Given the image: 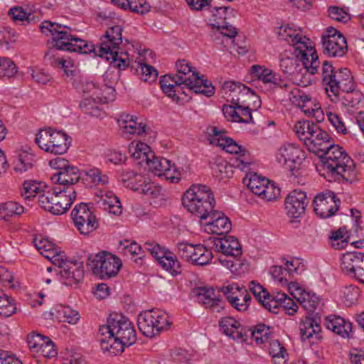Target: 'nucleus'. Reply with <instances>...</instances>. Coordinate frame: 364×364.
<instances>
[{"label":"nucleus","mask_w":364,"mask_h":364,"mask_svg":"<svg viewBox=\"0 0 364 364\" xmlns=\"http://www.w3.org/2000/svg\"><path fill=\"white\" fill-rule=\"evenodd\" d=\"M213 242L215 251L221 253L219 262L231 272H237L242 265L240 257L242 252L238 240L234 236H225L214 238Z\"/></svg>","instance_id":"9"},{"label":"nucleus","mask_w":364,"mask_h":364,"mask_svg":"<svg viewBox=\"0 0 364 364\" xmlns=\"http://www.w3.org/2000/svg\"><path fill=\"white\" fill-rule=\"evenodd\" d=\"M173 80V76L171 75H164L160 80L161 87L163 92L166 94L168 97L178 100L179 97L176 96V92H183L185 95H188V94L183 91L186 87L184 85L181 87L182 85H176L174 83Z\"/></svg>","instance_id":"34"},{"label":"nucleus","mask_w":364,"mask_h":364,"mask_svg":"<svg viewBox=\"0 0 364 364\" xmlns=\"http://www.w3.org/2000/svg\"><path fill=\"white\" fill-rule=\"evenodd\" d=\"M182 203L188 212L200 220L210 218L205 230L211 234L223 235L232 228L230 219L223 213L214 210L215 200L211 189L204 185H193L184 193Z\"/></svg>","instance_id":"2"},{"label":"nucleus","mask_w":364,"mask_h":364,"mask_svg":"<svg viewBox=\"0 0 364 364\" xmlns=\"http://www.w3.org/2000/svg\"><path fill=\"white\" fill-rule=\"evenodd\" d=\"M247 181H248L246 183L248 188L252 192V193L260 197V192H262V189L264 188L266 183H267V179L262 178L257 173H255L251 175L248 179L245 178L244 183H246Z\"/></svg>","instance_id":"48"},{"label":"nucleus","mask_w":364,"mask_h":364,"mask_svg":"<svg viewBox=\"0 0 364 364\" xmlns=\"http://www.w3.org/2000/svg\"><path fill=\"white\" fill-rule=\"evenodd\" d=\"M191 262L196 265L204 266L210 262L213 258L211 251L201 244L196 245Z\"/></svg>","instance_id":"38"},{"label":"nucleus","mask_w":364,"mask_h":364,"mask_svg":"<svg viewBox=\"0 0 364 364\" xmlns=\"http://www.w3.org/2000/svg\"><path fill=\"white\" fill-rule=\"evenodd\" d=\"M220 327L228 336L239 342H245L247 340V331L240 323L234 318L227 316L220 321Z\"/></svg>","instance_id":"26"},{"label":"nucleus","mask_w":364,"mask_h":364,"mask_svg":"<svg viewBox=\"0 0 364 364\" xmlns=\"http://www.w3.org/2000/svg\"><path fill=\"white\" fill-rule=\"evenodd\" d=\"M279 66L284 73L288 75H296L295 77L296 80L299 76L298 68L300 66L299 60L296 58L289 57L286 53L281 55Z\"/></svg>","instance_id":"37"},{"label":"nucleus","mask_w":364,"mask_h":364,"mask_svg":"<svg viewBox=\"0 0 364 364\" xmlns=\"http://www.w3.org/2000/svg\"><path fill=\"white\" fill-rule=\"evenodd\" d=\"M153 156L154 153L151 151L150 147L141 141L136 144L134 147V151L132 154V157L135 160H138V164L141 166L144 164L146 165L149 159H151Z\"/></svg>","instance_id":"40"},{"label":"nucleus","mask_w":364,"mask_h":364,"mask_svg":"<svg viewBox=\"0 0 364 364\" xmlns=\"http://www.w3.org/2000/svg\"><path fill=\"white\" fill-rule=\"evenodd\" d=\"M43 193L38 197L39 205L53 215H61L65 213L76 198V191L73 186H55Z\"/></svg>","instance_id":"8"},{"label":"nucleus","mask_w":364,"mask_h":364,"mask_svg":"<svg viewBox=\"0 0 364 364\" xmlns=\"http://www.w3.org/2000/svg\"><path fill=\"white\" fill-rule=\"evenodd\" d=\"M324 177L329 181H352L355 177L354 162L343 147L334 145L321 157Z\"/></svg>","instance_id":"5"},{"label":"nucleus","mask_w":364,"mask_h":364,"mask_svg":"<svg viewBox=\"0 0 364 364\" xmlns=\"http://www.w3.org/2000/svg\"><path fill=\"white\" fill-rule=\"evenodd\" d=\"M299 330L301 338L302 340H309L311 338H316L319 340L321 338V326L316 321L315 318L306 317L304 320L301 321L299 325Z\"/></svg>","instance_id":"32"},{"label":"nucleus","mask_w":364,"mask_h":364,"mask_svg":"<svg viewBox=\"0 0 364 364\" xmlns=\"http://www.w3.org/2000/svg\"><path fill=\"white\" fill-rule=\"evenodd\" d=\"M75 225L81 234L87 235L97 228L95 216L87 205L81 203L75 206L71 213Z\"/></svg>","instance_id":"20"},{"label":"nucleus","mask_w":364,"mask_h":364,"mask_svg":"<svg viewBox=\"0 0 364 364\" xmlns=\"http://www.w3.org/2000/svg\"><path fill=\"white\" fill-rule=\"evenodd\" d=\"M232 166L228 164L227 161L219 159L212 166L213 174L220 180L230 177V173H232Z\"/></svg>","instance_id":"51"},{"label":"nucleus","mask_w":364,"mask_h":364,"mask_svg":"<svg viewBox=\"0 0 364 364\" xmlns=\"http://www.w3.org/2000/svg\"><path fill=\"white\" fill-rule=\"evenodd\" d=\"M363 253L358 252H348L343 255L341 258V269L345 274L353 272V264L358 262Z\"/></svg>","instance_id":"47"},{"label":"nucleus","mask_w":364,"mask_h":364,"mask_svg":"<svg viewBox=\"0 0 364 364\" xmlns=\"http://www.w3.org/2000/svg\"><path fill=\"white\" fill-rule=\"evenodd\" d=\"M118 124L127 134L141 135L146 132V126L142 119L129 114H122L118 119Z\"/></svg>","instance_id":"29"},{"label":"nucleus","mask_w":364,"mask_h":364,"mask_svg":"<svg viewBox=\"0 0 364 364\" xmlns=\"http://www.w3.org/2000/svg\"><path fill=\"white\" fill-rule=\"evenodd\" d=\"M331 245L335 250H343L346 248L348 244V240L346 234L341 229L333 232L330 237Z\"/></svg>","instance_id":"57"},{"label":"nucleus","mask_w":364,"mask_h":364,"mask_svg":"<svg viewBox=\"0 0 364 364\" xmlns=\"http://www.w3.org/2000/svg\"><path fill=\"white\" fill-rule=\"evenodd\" d=\"M81 175L79 169L73 166H67L63 171H57L51 176V181L59 187H74V184L80 179Z\"/></svg>","instance_id":"28"},{"label":"nucleus","mask_w":364,"mask_h":364,"mask_svg":"<svg viewBox=\"0 0 364 364\" xmlns=\"http://www.w3.org/2000/svg\"><path fill=\"white\" fill-rule=\"evenodd\" d=\"M57 313L59 319L63 322L75 324L80 319L79 313L70 306H61Z\"/></svg>","instance_id":"49"},{"label":"nucleus","mask_w":364,"mask_h":364,"mask_svg":"<svg viewBox=\"0 0 364 364\" xmlns=\"http://www.w3.org/2000/svg\"><path fill=\"white\" fill-rule=\"evenodd\" d=\"M53 263L58 266V274L62 282L66 286L77 284L84 277L83 262L68 261L63 255L53 257Z\"/></svg>","instance_id":"15"},{"label":"nucleus","mask_w":364,"mask_h":364,"mask_svg":"<svg viewBox=\"0 0 364 364\" xmlns=\"http://www.w3.org/2000/svg\"><path fill=\"white\" fill-rule=\"evenodd\" d=\"M196 245L188 242H178L177 245L178 255L186 261L191 262L195 252Z\"/></svg>","instance_id":"60"},{"label":"nucleus","mask_w":364,"mask_h":364,"mask_svg":"<svg viewBox=\"0 0 364 364\" xmlns=\"http://www.w3.org/2000/svg\"><path fill=\"white\" fill-rule=\"evenodd\" d=\"M252 74L264 83H269L282 90L291 86V82L282 79L281 75L274 70L259 65H254L251 68Z\"/></svg>","instance_id":"25"},{"label":"nucleus","mask_w":364,"mask_h":364,"mask_svg":"<svg viewBox=\"0 0 364 364\" xmlns=\"http://www.w3.org/2000/svg\"><path fill=\"white\" fill-rule=\"evenodd\" d=\"M260 194L259 198L267 201L275 200L280 195V188L267 179V183Z\"/></svg>","instance_id":"54"},{"label":"nucleus","mask_w":364,"mask_h":364,"mask_svg":"<svg viewBox=\"0 0 364 364\" xmlns=\"http://www.w3.org/2000/svg\"><path fill=\"white\" fill-rule=\"evenodd\" d=\"M58 354L57 350L55 348V344L48 338L45 341V343L42 346L39 352L36 354V357L43 356L46 358H55Z\"/></svg>","instance_id":"63"},{"label":"nucleus","mask_w":364,"mask_h":364,"mask_svg":"<svg viewBox=\"0 0 364 364\" xmlns=\"http://www.w3.org/2000/svg\"><path fill=\"white\" fill-rule=\"evenodd\" d=\"M97 196L100 198L99 203H101L105 210L114 215H119L122 213L121 202L113 192L100 191Z\"/></svg>","instance_id":"31"},{"label":"nucleus","mask_w":364,"mask_h":364,"mask_svg":"<svg viewBox=\"0 0 364 364\" xmlns=\"http://www.w3.org/2000/svg\"><path fill=\"white\" fill-rule=\"evenodd\" d=\"M24 211V208L14 201H8L0 204V218L6 220L14 215H21Z\"/></svg>","instance_id":"44"},{"label":"nucleus","mask_w":364,"mask_h":364,"mask_svg":"<svg viewBox=\"0 0 364 364\" xmlns=\"http://www.w3.org/2000/svg\"><path fill=\"white\" fill-rule=\"evenodd\" d=\"M343 298L347 305L354 304L359 296V289L353 285L345 287L341 290Z\"/></svg>","instance_id":"61"},{"label":"nucleus","mask_w":364,"mask_h":364,"mask_svg":"<svg viewBox=\"0 0 364 364\" xmlns=\"http://www.w3.org/2000/svg\"><path fill=\"white\" fill-rule=\"evenodd\" d=\"M316 124L309 120H301L298 121L294 127L295 134L299 139L304 142V144L306 142L309 136L311 133V130L314 129V127Z\"/></svg>","instance_id":"43"},{"label":"nucleus","mask_w":364,"mask_h":364,"mask_svg":"<svg viewBox=\"0 0 364 364\" xmlns=\"http://www.w3.org/2000/svg\"><path fill=\"white\" fill-rule=\"evenodd\" d=\"M119 248L124 251V254H129L134 257L142 254L141 247L134 241H129L128 240L120 241Z\"/></svg>","instance_id":"58"},{"label":"nucleus","mask_w":364,"mask_h":364,"mask_svg":"<svg viewBox=\"0 0 364 364\" xmlns=\"http://www.w3.org/2000/svg\"><path fill=\"white\" fill-rule=\"evenodd\" d=\"M34 162L35 156L33 154L22 151L14 161V170L19 173L25 172L32 168Z\"/></svg>","instance_id":"41"},{"label":"nucleus","mask_w":364,"mask_h":364,"mask_svg":"<svg viewBox=\"0 0 364 364\" xmlns=\"http://www.w3.org/2000/svg\"><path fill=\"white\" fill-rule=\"evenodd\" d=\"M46 192L47 191L42 190L40 188V184L36 181H25L21 189V196L26 200H29L32 198H38L41 194Z\"/></svg>","instance_id":"46"},{"label":"nucleus","mask_w":364,"mask_h":364,"mask_svg":"<svg viewBox=\"0 0 364 364\" xmlns=\"http://www.w3.org/2000/svg\"><path fill=\"white\" fill-rule=\"evenodd\" d=\"M284 90L287 92V97L291 103L301 107L306 115L314 117L317 122L323 120V114L321 107L314 104L311 97L294 84L291 82V86Z\"/></svg>","instance_id":"16"},{"label":"nucleus","mask_w":364,"mask_h":364,"mask_svg":"<svg viewBox=\"0 0 364 364\" xmlns=\"http://www.w3.org/2000/svg\"><path fill=\"white\" fill-rule=\"evenodd\" d=\"M93 274L100 279L115 277L122 266V260L117 256L106 252L90 255L87 262Z\"/></svg>","instance_id":"13"},{"label":"nucleus","mask_w":364,"mask_h":364,"mask_svg":"<svg viewBox=\"0 0 364 364\" xmlns=\"http://www.w3.org/2000/svg\"><path fill=\"white\" fill-rule=\"evenodd\" d=\"M277 35L280 40L287 41L291 45L296 51H298L296 57L300 55L305 74H301V78L297 82V85L306 87L311 82V80L306 77V73L314 75L317 73L320 62L316 50L311 46L309 38L301 34L300 29H295L289 26H282L277 28Z\"/></svg>","instance_id":"4"},{"label":"nucleus","mask_w":364,"mask_h":364,"mask_svg":"<svg viewBox=\"0 0 364 364\" xmlns=\"http://www.w3.org/2000/svg\"><path fill=\"white\" fill-rule=\"evenodd\" d=\"M17 73V67L9 58H0V77H12Z\"/></svg>","instance_id":"55"},{"label":"nucleus","mask_w":364,"mask_h":364,"mask_svg":"<svg viewBox=\"0 0 364 364\" xmlns=\"http://www.w3.org/2000/svg\"><path fill=\"white\" fill-rule=\"evenodd\" d=\"M276 159L279 164L292 171L296 164L304 159L303 151L293 144H284L277 151Z\"/></svg>","instance_id":"23"},{"label":"nucleus","mask_w":364,"mask_h":364,"mask_svg":"<svg viewBox=\"0 0 364 364\" xmlns=\"http://www.w3.org/2000/svg\"><path fill=\"white\" fill-rule=\"evenodd\" d=\"M247 338L251 336L257 343H265L269 337L270 329L264 324L259 323L253 328L246 329Z\"/></svg>","instance_id":"42"},{"label":"nucleus","mask_w":364,"mask_h":364,"mask_svg":"<svg viewBox=\"0 0 364 364\" xmlns=\"http://www.w3.org/2000/svg\"><path fill=\"white\" fill-rule=\"evenodd\" d=\"M9 14L14 21H21L23 24L36 21V17L33 14L27 13L21 7L11 8Z\"/></svg>","instance_id":"52"},{"label":"nucleus","mask_w":364,"mask_h":364,"mask_svg":"<svg viewBox=\"0 0 364 364\" xmlns=\"http://www.w3.org/2000/svg\"><path fill=\"white\" fill-rule=\"evenodd\" d=\"M331 137L326 132V136L318 138L316 141L306 146L310 152L322 157L328 149L334 146Z\"/></svg>","instance_id":"35"},{"label":"nucleus","mask_w":364,"mask_h":364,"mask_svg":"<svg viewBox=\"0 0 364 364\" xmlns=\"http://www.w3.org/2000/svg\"><path fill=\"white\" fill-rule=\"evenodd\" d=\"M147 168L154 174L161 176H164L166 179L172 183H177L181 179V173L171 161L163 158L156 157L154 154L151 159L146 164Z\"/></svg>","instance_id":"22"},{"label":"nucleus","mask_w":364,"mask_h":364,"mask_svg":"<svg viewBox=\"0 0 364 364\" xmlns=\"http://www.w3.org/2000/svg\"><path fill=\"white\" fill-rule=\"evenodd\" d=\"M308 203L309 200L305 192L293 191L289 194L285 200L287 214L291 218H298L305 213Z\"/></svg>","instance_id":"24"},{"label":"nucleus","mask_w":364,"mask_h":364,"mask_svg":"<svg viewBox=\"0 0 364 364\" xmlns=\"http://www.w3.org/2000/svg\"><path fill=\"white\" fill-rule=\"evenodd\" d=\"M16 312L14 300L0 290V316L9 317Z\"/></svg>","instance_id":"45"},{"label":"nucleus","mask_w":364,"mask_h":364,"mask_svg":"<svg viewBox=\"0 0 364 364\" xmlns=\"http://www.w3.org/2000/svg\"><path fill=\"white\" fill-rule=\"evenodd\" d=\"M87 178L95 184L105 185L109 182V178L106 175H103L102 172L97 168H91L85 172Z\"/></svg>","instance_id":"64"},{"label":"nucleus","mask_w":364,"mask_h":364,"mask_svg":"<svg viewBox=\"0 0 364 364\" xmlns=\"http://www.w3.org/2000/svg\"><path fill=\"white\" fill-rule=\"evenodd\" d=\"M223 89L232 94V102L237 106V109L240 114V122L245 124L253 122L251 109L249 105H245V100L244 98L247 97L250 100L257 99V102L254 100V108L257 109L261 106L259 97L250 88L238 82H225L223 85Z\"/></svg>","instance_id":"10"},{"label":"nucleus","mask_w":364,"mask_h":364,"mask_svg":"<svg viewBox=\"0 0 364 364\" xmlns=\"http://www.w3.org/2000/svg\"><path fill=\"white\" fill-rule=\"evenodd\" d=\"M121 8L124 10H130L131 11L144 14L149 11L150 6L146 0H127V2L121 4Z\"/></svg>","instance_id":"50"},{"label":"nucleus","mask_w":364,"mask_h":364,"mask_svg":"<svg viewBox=\"0 0 364 364\" xmlns=\"http://www.w3.org/2000/svg\"><path fill=\"white\" fill-rule=\"evenodd\" d=\"M176 74L173 76V81L178 85H183L189 91L196 94H202L210 97L214 94V87L209 82L200 77L193 70L190 63L186 60H178L176 63Z\"/></svg>","instance_id":"7"},{"label":"nucleus","mask_w":364,"mask_h":364,"mask_svg":"<svg viewBox=\"0 0 364 364\" xmlns=\"http://www.w3.org/2000/svg\"><path fill=\"white\" fill-rule=\"evenodd\" d=\"M297 301L308 312L315 311L321 304V299L315 293L306 291H303Z\"/></svg>","instance_id":"36"},{"label":"nucleus","mask_w":364,"mask_h":364,"mask_svg":"<svg viewBox=\"0 0 364 364\" xmlns=\"http://www.w3.org/2000/svg\"><path fill=\"white\" fill-rule=\"evenodd\" d=\"M324 325L326 328L340 335L343 338L350 337L352 332V323L346 321L341 316L330 315L325 319Z\"/></svg>","instance_id":"30"},{"label":"nucleus","mask_w":364,"mask_h":364,"mask_svg":"<svg viewBox=\"0 0 364 364\" xmlns=\"http://www.w3.org/2000/svg\"><path fill=\"white\" fill-rule=\"evenodd\" d=\"M78 90L85 96L80 104L81 109L85 113L94 114L93 111L97 109L96 104H102L106 102V98L102 96L101 90L92 81L82 82Z\"/></svg>","instance_id":"19"},{"label":"nucleus","mask_w":364,"mask_h":364,"mask_svg":"<svg viewBox=\"0 0 364 364\" xmlns=\"http://www.w3.org/2000/svg\"><path fill=\"white\" fill-rule=\"evenodd\" d=\"M34 245L38 250L48 252V255H45L44 256L48 259L51 257L53 259L54 255H60L58 250L55 248V245L46 239H41L39 240L35 239ZM41 254L43 255V252H41Z\"/></svg>","instance_id":"53"},{"label":"nucleus","mask_w":364,"mask_h":364,"mask_svg":"<svg viewBox=\"0 0 364 364\" xmlns=\"http://www.w3.org/2000/svg\"><path fill=\"white\" fill-rule=\"evenodd\" d=\"M221 291L226 296L230 303L235 304L238 300H245V296L243 295L248 291L245 287L239 286L236 283H232L221 288Z\"/></svg>","instance_id":"33"},{"label":"nucleus","mask_w":364,"mask_h":364,"mask_svg":"<svg viewBox=\"0 0 364 364\" xmlns=\"http://www.w3.org/2000/svg\"><path fill=\"white\" fill-rule=\"evenodd\" d=\"M47 338L48 337H44L38 333H33L28 336V346L31 353L33 354V356H36L39 352Z\"/></svg>","instance_id":"59"},{"label":"nucleus","mask_w":364,"mask_h":364,"mask_svg":"<svg viewBox=\"0 0 364 364\" xmlns=\"http://www.w3.org/2000/svg\"><path fill=\"white\" fill-rule=\"evenodd\" d=\"M269 354L274 364H285L287 360V350L277 340L270 342Z\"/></svg>","instance_id":"39"},{"label":"nucleus","mask_w":364,"mask_h":364,"mask_svg":"<svg viewBox=\"0 0 364 364\" xmlns=\"http://www.w3.org/2000/svg\"><path fill=\"white\" fill-rule=\"evenodd\" d=\"M359 258L358 262L353 264V272H347L346 274L364 284V254L363 253Z\"/></svg>","instance_id":"62"},{"label":"nucleus","mask_w":364,"mask_h":364,"mask_svg":"<svg viewBox=\"0 0 364 364\" xmlns=\"http://www.w3.org/2000/svg\"><path fill=\"white\" fill-rule=\"evenodd\" d=\"M321 71L322 85L331 101L338 100L341 91L353 92L355 90V84L349 69H335L330 62L324 61Z\"/></svg>","instance_id":"6"},{"label":"nucleus","mask_w":364,"mask_h":364,"mask_svg":"<svg viewBox=\"0 0 364 364\" xmlns=\"http://www.w3.org/2000/svg\"><path fill=\"white\" fill-rule=\"evenodd\" d=\"M210 141V144L221 147L226 152L240 154V156L234 161L233 166L243 170L251 164L249 153L232 139L226 136L225 132L219 130L217 127L213 128V134Z\"/></svg>","instance_id":"14"},{"label":"nucleus","mask_w":364,"mask_h":364,"mask_svg":"<svg viewBox=\"0 0 364 364\" xmlns=\"http://www.w3.org/2000/svg\"><path fill=\"white\" fill-rule=\"evenodd\" d=\"M321 43L324 54L329 57H342L348 50L346 38L333 27L327 28Z\"/></svg>","instance_id":"18"},{"label":"nucleus","mask_w":364,"mask_h":364,"mask_svg":"<svg viewBox=\"0 0 364 364\" xmlns=\"http://www.w3.org/2000/svg\"><path fill=\"white\" fill-rule=\"evenodd\" d=\"M341 201L331 191H326L316 196L314 200V210L321 218L333 215L338 209Z\"/></svg>","instance_id":"21"},{"label":"nucleus","mask_w":364,"mask_h":364,"mask_svg":"<svg viewBox=\"0 0 364 364\" xmlns=\"http://www.w3.org/2000/svg\"><path fill=\"white\" fill-rule=\"evenodd\" d=\"M35 141L42 150L60 155L67 152L71 143L65 132L50 127L41 129L36 134Z\"/></svg>","instance_id":"11"},{"label":"nucleus","mask_w":364,"mask_h":364,"mask_svg":"<svg viewBox=\"0 0 364 364\" xmlns=\"http://www.w3.org/2000/svg\"><path fill=\"white\" fill-rule=\"evenodd\" d=\"M41 32L52 36V46L49 53L53 54L55 50L77 52L81 54L96 53V48L92 42H88L71 34V28L67 26L50 21H45L40 26ZM122 27L114 26L109 28L101 38L97 54L107 60H112L111 63L119 70L126 68L129 64L127 53H119V46L122 43Z\"/></svg>","instance_id":"1"},{"label":"nucleus","mask_w":364,"mask_h":364,"mask_svg":"<svg viewBox=\"0 0 364 364\" xmlns=\"http://www.w3.org/2000/svg\"><path fill=\"white\" fill-rule=\"evenodd\" d=\"M171 323L168 316L160 309H151L141 312L137 318L139 331L146 337H154L161 331L168 329Z\"/></svg>","instance_id":"12"},{"label":"nucleus","mask_w":364,"mask_h":364,"mask_svg":"<svg viewBox=\"0 0 364 364\" xmlns=\"http://www.w3.org/2000/svg\"><path fill=\"white\" fill-rule=\"evenodd\" d=\"M101 348L104 352L117 355L125 347L133 345L136 334L132 323L122 314L113 313L107 318V323L100 327Z\"/></svg>","instance_id":"3"},{"label":"nucleus","mask_w":364,"mask_h":364,"mask_svg":"<svg viewBox=\"0 0 364 364\" xmlns=\"http://www.w3.org/2000/svg\"><path fill=\"white\" fill-rule=\"evenodd\" d=\"M191 296L205 308L220 311V296L216 294L213 288L198 287L194 289L191 292Z\"/></svg>","instance_id":"27"},{"label":"nucleus","mask_w":364,"mask_h":364,"mask_svg":"<svg viewBox=\"0 0 364 364\" xmlns=\"http://www.w3.org/2000/svg\"><path fill=\"white\" fill-rule=\"evenodd\" d=\"M140 70L141 78L145 82H154L158 77V72L155 68L146 63H140L137 71Z\"/></svg>","instance_id":"56"},{"label":"nucleus","mask_w":364,"mask_h":364,"mask_svg":"<svg viewBox=\"0 0 364 364\" xmlns=\"http://www.w3.org/2000/svg\"><path fill=\"white\" fill-rule=\"evenodd\" d=\"M144 248L154 256L161 267L173 276L181 273V266L176 256L159 244L146 242Z\"/></svg>","instance_id":"17"}]
</instances>
